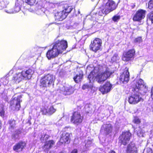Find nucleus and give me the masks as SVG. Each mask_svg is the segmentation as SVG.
Instances as JSON below:
<instances>
[{
	"label": "nucleus",
	"mask_w": 153,
	"mask_h": 153,
	"mask_svg": "<svg viewBox=\"0 0 153 153\" xmlns=\"http://www.w3.org/2000/svg\"><path fill=\"white\" fill-rule=\"evenodd\" d=\"M112 73L110 69L105 65H99L97 67H95L94 71L90 73L88 76L89 82L91 84L89 85L86 84L84 85L82 87V89H91L93 87L92 83L94 81H96L99 83H102L106 80Z\"/></svg>",
	"instance_id": "f257e3e1"
},
{
	"label": "nucleus",
	"mask_w": 153,
	"mask_h": 153,
	"mask_svg": "<svg viewBox=\"0 0 153 153\" xmlns=\"http://www.w3.org/2000/svg\"><path fill=\"white\" fill-rule=\"evenodd\" d=\"M133 88L134 92L128 98V102L131 104H135L142 99L139 94H144L147 91V87L144 84L142 79H140L134 81Z\"/></svg>",
	"instance_id": "f03ea898"
},
{
	"label": "nucleus",
	"mask_w": 153,
	"mask_h": 153,
	"mask_svg": "<svg viewBox=\"0 0 153 153\" xmlns=\"http://www.w3.org/2000/svg\"><path fill=\"white\" fill-rule=\"evenodd\" d=\"M68 47L66 41L62 40L56 41L53 44L52 48L49 50L46 54L48 59H51L62 54Z\"/></svg>",
	"instance_id": "7ed1b4c3"
},
{
	"label": "nucleus",
	"mask_w": 153,
	"mask_h": 153,
	"mask_svg": "<svg viewBox=\"0 0 153 153\" xmlns=\"http://www.w3.org/2000/svg\"><path fill=\"white\" fill-rule=\"evenodd\" d=\"M116 8L114 1L112 0H103L98 13L99 15L101 16L106 15L115 10Z\"/></svg>",
	"instance_id": "20e7f679"
},
{
	"label": "nucleus",
	"mask_w": 153,
	"mask_h": 153,
	"mask_svg": "<svg viewBox=\"0 0 153 153\" xmlns=\"http://www.w3.org/2000/svg\"><path fill=\"white\" fill-rule=\"evenodd\" d=\"M34 73V71L31 69L23 70L16 73L13 77V80L16 83H19L22 80L30 79Z\"/></svg>",
	"instance_id": "39448f33"
},
{
	"label": "nucleus",
	"mask_w": 153,
	"mask_h": 153,
	"mask_svg": "<svg viewBox=\"0 0 153 153\" xmlns=\"http://www.w3.org/2000/svg\"><path fill=\"white\" fill-rule=\"evenodd\" d=\"M64 8V10L55 13V19L57 21H62L65 19L73 9L71 6H68L67 4H65Z\"/></svg>",
	"instance_id": "423d86ee"
},
{
	"label": "nucleus",
	"mask_w": 153,
	"mask_h": 153,
	"mask_svg": "<svg viewBox=\"0 0 153 153\" xmlns=\"http://www.w3.org/2000/svg\"><path fill=\"white\" fill-rule=\"evenodd\" d=\"M55 80L54 76L51 74H48L42 78L40 81V86L43 87L49 86L53 83Z\"/></svg>",
	"instance_id": "0eeeda50"
},
{
	"label": "nucleus",
	"mask_w": 153,
	"mask_h": 153,
	"mask_svg": "<svg viewBox=\"0 0 153 153\" xmlns=\"http://www.w3.org/2000/svg\"><path fill=\"white\" fill-rule=\"evenodd\" d=\"M102 44V40L100 39L96 38L91 42L90 45V49L93 51L96 52L101 48Z\"/></svg>",
	"instance_id": "6e6552de"
},
{
	"label": "nucleus",
	"mask_w": 153,
	"mask_h": 153,
	"mask_svg": "<svg viewBox=\"0 0 153 153\" xmlns=\"http://www.w3.org/2000/svg\"><path fill=\"white\" fill-rule=\"evenodd\" d=\"M83 119V117L79 112H75L71 117L70 121L72 123L78 125L82 123Z\"/></svg>",
	"instance_id": "1a4fd4ad"
},
{
	"label": "nucleus",
	"mask_w": 153,
	"mask_h": 153,
	"mask_svg": "<svg viewBox=\"0 0 153 153\" xmlns=\"http://www.w3.org/2000/svg\"><path fill=\"white\" fill-rule=\"evenodd\" d=\"M131 137V133L128 131H126L123 132L119 138L122 144L125 145L128 142Z\"/></svg>",
	"instance_id": "9d476101"
},
{
	"label": "nucleus",
	"mask_w": 153,
	"mask_h": 153,
	"mask_svg": "<svg viewBox=\"0 0 153 153\" xmlns=\"http://www.w3.org/2000/svg\"><path fill=\"white\" fill-rule=\"evenodd\" d=\"M146 11L142 9L137 10L134 15L133 19L134 21L139 22L145 17Z\"/></svg>",
	"instance_id": "9b49d317"
},
{
	"label": "nucleus",
	"mask_w": 153,
	"mask_h": 153,
	"mask_svg": "<svg viewBox=\"0 0 153 153\" xmlns=\"http://www.w3.org/2000/svg\"><path fill=\"white\" fill-rule=\"evenodd\" d=\"M21 96L19 95L13 98L10 102V105L12 108H14L16 110H19L20 107V102H21Z\"/></svg>",
	"instance_id": "f8f14e48"
},
{
	"label": "nucleus",
	"mask_w": 153,
	"mask_h": 153,
	"mask_svg": "<svg viewBox=\"0 0 153 153\" xmlns=\"http://www.w3.org/2000/svg\"><path fill=\"white\" fill-rule=\"evenodd\" d=\"M135 52L134 49H132L125 52L123 56V60L125 61H128L133 59Z\"/></svg>",
	"instance_id": "ddd939ff"
},
{
	"label": "nucleus",
	"mask_w": 153,
	"mask_h": 153,
	"mask_svg": "<svg viewBox=\"0 0 153 153\" xmlns=\"http://www.w3.org/2000/svg\"><path fill=\"white\" fill-rule=\"evenodd\" d=\"M112 126L110 123H106L103 125L100 130V132L105 134H108L111 133Z\"/></svg>",
	"instance_id": "4468645a"
},
{
	"label": "nucleus",
	"mask_w": 153,
	"mask_h": 153,
	"mask_svg": "<svg viewBox=\"0 0 153 153\" xmlns=\"http://www.w3.org/2000/svg\"><path fill=\"white\" fill-rule=\"evenodd\" d=\"M112 85L109 82H107L103 86L100 88V91L103 94L109 92L112 88Z\"/></svg>",
	"instance_id": "2eb2a0df"
},
{
	"label": "nucleus",
	"mask_w": 153,
	"mask_h": 153,
	"mask_svg": "<svg viewBox=\"0 0 153 153\" xmlns=\"http://www.w3.org/2000/svg\"><path fill=\"white\" fill-rule=\"evenodd\" d=\"M129 73L127 68H126L123 73L120 76V79L122 82L127 83L129 80Z\"/></svg>",
	"instance_id": "dca6fc26"
},
{
	"label": "nucleus",
	"mask_w": 153,
	"mask_h": 153,
	"mask_svg": "<svg viewBox=\"0 0 153 153\" xmlns=\"http://www.w3.org/2000/svg\"><path fill=\"white\" fill-rule=\"evenodd\" d=\"M26 146V143L25 142H20L13 146V149L16 152L21 151Z\"/></svg>",
	"instance_id": "f3484780"
},
{
	"label": "nucleus",
	"mask_w": 153,
	"mask_h": 153,
	"mask_svg": "<svg viewBox=\"0 0 153 153\" xmlns=\"http://www.w3.org/2000/svg\"><path fill=\"white\" fill-rule=\"evenodd\" d=\"M70 138L69 133H64L61 135L59 141L62 144L68 143L70 142Z\"/></svg>",
	"instance_id": "a211bd4d"
},
{
	"label": "nucleus",
	"mask_w": 153,
	"mask_h": 153,
	"mask_svg": "<svg viewBox=\"0 0 153 153\" xmlns=\"http://www.w3.org/2000/svg\"><path fill=\"white\" fill-rule=\"evenodd\" d=\"M137 149L134 143L129 144L127 148L126 153H137Z\"/></svg>",
	"instance_id": "6ab92c4d"
},
{
	"label": "nucleus",
	"mask_w": 153,
	"mask_h": 153,
	"mask_svg": "<svg viewBox=\"0 0 153 153\" xmlns=\"http://www.w3.org/2000/svg\"><path fill=\"white\" fill-rule=\"evenodd\" d=\"M62 93L65 95H70L73 93L72 87H63L61 90Z\"/></svg>",
	"instance_id": "aec40b11"
},
{
	"label": "nucleus",
	"mask_w": 153,
	"mask_h": 153,
	"mask_svg": "<svg viewBox=\"0 0 153 153\" xmlns=\"http://www.w3.org/2000/svg\"><path fill=\"white\" fill-rule=\"evenodd\" d=\"M54 143V141L52 140L47 141L45 142L43 149L45 151H46L51 148Z\"/></svg>",
	"instance_id": "412c9836"
},
{
	"label": "nucleus",
	"mask_w": 153,
	"mask_h": 153,
	"mask_svg": "<svg viewBox=\"0 0 153 153\" xmlns=\"http://www.w3.org/2000/svg\"><path fill=\"white\" fill-rule=\"evenodd\" d=\"M83 74L82 71H80L79 74H77L74 78V81L76 83H78L82 79Z\"/></svg>",
	"instance_id": "4be33fe9"
},
{
	"label": "nucleus",
	"mask_w": 153,
	"mask_h": 153,
	"mask_svg": "<svg viewBox=\"0 0 153 153\" xmlns=\"http://www.w3.org/2000/svg\"><path fill=\"white\" fill-rule=\"evenodd\" d=\"M8 3L7 2H6V7L4 8H5L4 10L5 12L9 14L14 13V11L11 8V7L10 6H7Z\"/></svg>",
	"instance_id": "5701e85b"
},
{
	"label": "nucleus",
	"mask_w": 153,
	"mask_h": 153,
	"mask_svg": "<svg viewBox=\"0 0 153 153\" xmlns=\"http://www.w3.org/2000/svg\"><path fill=\"white\" fill-rule=\"evenodd\" d=\"M21 3L18 0L15 3V6L14 8V11L15 13L19 12L21 10Z\"/></svg>",
	"instance_id": "b1692460"
},
{
	"label": "nucleus",
	"mask_w": 153,
	"mask_h": 153,
	"mask_svg": "<svg viewBox=\"0 0 153 153\" xmlns=\"http://www.w3.org/2000/svg\"><path fill=\"white\" fill-rule=\"evenodd\" d=\"M16 122L14 120H11L9 121V124H10V126L9 129L10 131H12L15 126Z\"/></svg>",
	"instance_id": "393cba45"
},
{
	"label": "nucleus",
	"mask_w": 153,
	"mask_h": 153,
	"mask_svg": "<svg viewBox=\"0 0 153 153\" xmlns=\"http://www.w3.org/2000/svg\"><path fill=\"white\" fill-rule=\"evenodd\" d=\"M54 6L55 5L54 4L49 2H47L45 3L44 5V7L46 8H48L50 9L54 7Z\"/></svg>",
	"instance_id": "a878e982"
},
{
	"label": "nucleus",
	"mask_w": 153,
	"mask_h": 153,
	"mask_svg": "<svg viewBox=\"0 0 153 153\" xmlns=\"http://www.w3.org/2000/svg\"><path fill=\"white\" fill-rule=\"evenodd\" d=\"M48 114H52L54 113L56 111V109L54 108L53 106H51L48 109Z\"/></svg>",
	"instance_id": "bb28decb"
},
{
	"label": "nucleus",
	"mask_w": 153,
	"mask_h": 153,
	"mask_svg": "<svg viewBox=\"0 0 153 153\" xmlns=\"http://www.w3.org/2000/svg\"><path fill=\"white\" fill-rule=\"evenodd\" d=\"M121 17L120 15H116L112 18V19L115 22H117L120 19Z\"/></svg>",
	"instance_id": "cd10ccee"
},
{
	"label": "nucleus",
	"mask_w": 153,
	"mask_h": 153,
	"mask_svg": "<svg viewBox=\"0 0 153 153\" xmlns=\"http://www.w3.org/2000/svg\"><path fill=\"white\" fill-rule=\"evenodd\" d=\"M147 20L151 21L152 23H153V11L148 14Z\"/></svg>",
	"instance_id": "c85d7f7f"
},
{
	"label": "nucleus",
	"mask_w": 153,
	"mask_h": 153,
	"mask_svg": "<svg viewBox=\"0 0 153 153\" xmlns=\"http://www.w3.org/2000/svg\"><path fill=\"white\" fill-rule=\"evenodd\" d=\"M120 59L119 57L117 54H115L111 58V61L112 62H116Z\"/></svg>",
	"instance_id": "c756f323"
},
{
	"label": "nucleus",
	"mask_w": 153,
	"mask_h": 153,
	"mask_svg": "<svg viewBox=\"0 0 153 153\" xmlns=\"http://www.w3.org/2000/svg\"><path fill=\"white\" fill-rule=\"evenodd\" d=\"M6 7V4L3 0H0V10Z\"/></svg>",
	"instance_id": "7c9ffc66"
},
{
	"label": "nucleus",
	"mask_w": 153,
	"mask_h": 153,
	"mask_svg": "<svg viewBox=\"0 0 153 153\" xmlns=\"http://www.w3.org/2000/svg\"><path fill=\"white\" fill-rule=\"evenodd\" d=\"M36 1V0H25V1L28 4L32 5L35 4Z\"/></svg>",
	"instance_id": "2f4dec72"
},
{
	"label": "nucleus",
	"mask_w": 153,
	"mask_h": 153,
	"mask_svg": "<svg viewBox=\"0 0 153 153\" xmlns=\"http://www.w3.org/2000/svg\"><path fill=\"white\" fill-rule=\"evenodd\" d=\"M87 141H86L85 146L87 148H88L89 147L91 146L92 144V142L91 140H89V139H88Z\"/></svg>",
	"instance_id": "473e14b6"
},
{
	"label": "nucleus",
	"mask_w": 153,
	"mask_h": 153,
	"mask_svg": "<svg viewBox=\"0 0 153 153\" xmlns=\"http://www.w3.org/2000/svg\"><path fill=\"white\" fill-rule=\"evenodd\" d=\"M133 122L135 124H138L140 123V120L137 117H134V119L133 120Z\"/></svg>",
	"instance_id": "72a5a7b5"
},
{
	"label": "nucleus",
	"mask_w": 153,
	"mask_h": 153,
	"mask_svg": "<svg viewBox=\"0 0 153 153\" xmlns=\"http://www.w3.org/2000/svg\"><path fill=\"white\" fill-rule=\"evenodd\" d=\"M63 118H62L61 119L59 120L56 123V126L59 127L62 126L63 124V123L62 121Z\"/></svg>",
	"instance_id": "f704fd0d"
},
{
	"label": "nucleus",
	"mask_w": 153,
	"mask_h": 153,
	"mask_svg": "<svg viewBox=\"0 0 153 153\" xmlns=\"http://www.w3.org/2000/svg\"><path fill=\"white\" fill-rule=\"evenodd\" d=\"M148 8L150 9L153 8V0H150L148 3Z\"/></svg>",
	"instance_id": "c9c22d12"
},
{
	"label": "nucleus",
	"mask_w": 153,
	"mask_h": 153,
	"mask_svg": "<svg viewBox=\"0 0 153 153\" xmlns=\"http://www.w3.org/2000/svg\"><path fill=\"white\" fill-rule=\"evenodd\" d=\"M41 111L42 112L43 114H46L47 113L48 114V110L47 109L45 108H42Z\"/></svg>",
	"instance_id": "e433bc0d"
},
{
	"label": "nucleus",
	"mask_w": 153,
	"mask_h": 153,
	"mask_svg": "<svg viewBox=\"0 0 153 153\" xmlns=\"http://www.w3.org/2000/svg\"><path fill=\"white\" fill-rule=\"evenodd\" d=\"M134 41L136 42L140 43L142 42V39L141 37H138L135 39Z\"/></svg>",
	"instance_id": "4c0bfd02"
},
{
	"label": "nucleus",
	"mask_w": 153,
	"mask_h": 153,
	"mask_svg": "<svg viewBox=\"0 0 153 153\" xmlns=\"http://www.w3.org/2000/svg\"><path fill=\"white\" fill-rule=\"evenodd\" d=\"M4 112L3 108H0V116L3 117L4 116Z\"/></svg>",
	"instance_id": "58836bf2"
},
{
	"label": "nucleus",
	"mask_w": 153,
	"mask_h": 153,
	"mask_svg": "<svg viewBox=\"0 0 153 153\" xmlns=\"http://www.w3.org/2000/svg\"><path fill=\"white\" fill-rule=\"evenodd\" d=\"M44 13V12L40 9L36 11V13L38 15H41Z\"/></svg>",
	"instance_id": "ea45409f"
},
{
	"label": "nucleus",
	"mask_w": 153,
	"mask_h": 153,
	"mask_svg": "<svg viewBox=\"0 0 153 153\" xmlns=\"http://www.w3.org/2000/svg\"><path fill=\"white\" fill-rule=\"evenodd\" d=\"M151 98L153 100V87L152 88L151 91ZM152 110L153 111V106L152 107Z\"/></svg>",
	"instance_id": "a19ab883"
},
{
	"label": "nucleus",
	"mask_w": 153,
	"mask_h": 153,
	"mask_svg": "<svg viewBox=\"0 0 153 153\" xmlns=\"http://www.w3.org/2000/svg\"><path fill=\"white\" fill-rule=\"evenodd\" d=\"M71 153H77V150L76 149H74Z\"/></svg>",
	"instance_id": "79ce46f5"
},
{
	"label": "nucleus",
	"mask_w": 153,
	"mask_h": 153,
	"mask_svg": "<svg viewBox=\"0 0 153 153\" xmlns=\"http://www.w3.org/2000/svg\"><path fill=\"white\" fill-rule=\"evenodd\" d=\"M137 134L138 135V136H139L140 137H143V134H142V135H140V134H139V133H137Z\"/></svg>",
	"instance_id": "37998d69"
},
{
	"label": "nucleus",
	"mask_w": 153,
	"mask_h": 153,
	"mask_svg": "<svg viewBox=\"0 0 153 153\" xmlns=\"http://www.w3.org/2000/svg\"><path fill=\"white\" fill-rule=\"evenodd\" d=\"M111 153H115V152L113 151H111Z\"/></svg>",
	"instance_id": "c03bdc74"
},
{
	"label": "nucleus",
	"mask_w": 153,
	"mask_h": 153,
	"mask_svg": "<svg viewBox=\"0 0 153 153\" xmlns=\"http://www.w3.org/2000/svg\"><path fill=\"white\" fill-rule=\"evenodd\" d=\"M59 153H66L65 152L63 151V152H60Z\"/></svg>",
	"instance_id": "a18cd8bd"
},
{
	"label": "nucleus",
	"mask_w": 153,
	"mask_h": 153,
	"mask_svg": "<svg viewBox=\"0 0 153 153\" xmlns=\"http://www.w3.org/2000/svg\"><path fill=\"white\" fill-rule=\"evenodd\" d=\"M78 14H80V11L79 10L78 11Z\"/></svg>",
	"instance_id": "49530a36"
},
{
	"label": "nucleus",
	"mask_w": 153,
	"mask_h": 153,
	"mask_svg": "<svg viewBox=\"0 0 153 153\" xmlns=\"http://www.w3.org/2000/svg\"><path fill=\"white\" fill-rule=\"evenodd\" d=\"M20 133V131H18L17 132V134H19Z\"/></svg>",
	"instance_id": "de8ad7c7"
},
{
	"label": "nucleus",
	"mask_w": 153,
	"mask_h": 153,
	"mask_svg": "<svg viewBox=\"0 0 153 153\" xmlns=\"http://www.w3.org/2000/svg\"><path fill=\"white\" fill-rule=\"evenodd\" d=\"M50 153H54L53 152V151H50Z\"/></svg>",
	"instance_id": "09e8293b"
},
{
	"label": "nucleus",
	"mask_w": 153,
	"mask_h": 153,
	"mask_svg": "<svg viewBox=\"0 0 153 153\" xmlns=\"http://www.w3.org/2000/svg\"><path fill=\"white\" fill-rule=\"evenodd\" d=\"M43 137V136H42V137H41V139H42L43 138V137Z\"/></svg>",
	"instance_id": "8fccbe9b"
},
{
	"label": "nucleus",
	"mask_w": 153,
	"mask_h": 153,
	"mask_svg": "<svg viewBox=\"0 0 153 153\" xmlns=\"http://www.w3.org/2000/svg\"><path fill=\"white\" fill-rule=\"evenodd\" d=\"M100 137H100V136L99 137V139H100Z\"/></svg>",
	"instance_id": "3c124183"
},
{
	"label": "nucleus",
	"mask_w": 153,
	"mask_h": 153,
	"mask_svg": "<svg viewBox=\"0 0 153 153\" xmlns=\"http://www.w3.org/2000/svg\"><path fill=\"white\" fill-rule=\"evenodd\" d=\"M47 48V46H46V47H44V48H45H45Z\"/></svg>",
	"instance_id": "603ef678"
},
{
	"label": "nucleus",
	"mask_w": 153,
	"mask_h": 153,
	"mask_svg": "<svg viewBox=\"0 0 153 153\" xmlns=\"http://www.w3.org/2000/svg\"><path fill=\"white\" fill-rule=\"evenodd\" d=\"M46 136V135H45V137Z\"/></svg>",
	"instance_id": "864d4df0"
},
{
	"label": "nucleus",
	"mask_w": 153,
	"mask_h": 153,
	"mask_svg": "<svg viewBox=\"0 0 153 153\" xmlns=\"http://www.w3.org/2000/svg\"><path fill=\"white\" fill-rule=\"evenodd\" d=\"M92 1H93L94 0H91Z\"/></svg>",
	"instance_id": "5fc2aeb1"
},
{
	"label": "nucleus",
	"mask_w": 153,
	"mask_h": 153,
	"mask_svg": "<svg viewBox=\"0 0 153 153\" xmlns=\"http://www.w3.org/2000/svg\"><path fill=\"white\" fill-rule=\"evenodd\" d=\"M118 0L119 1V0Z\"/></svg>",
	"instance_id": "6e6d98bb"
}]
</instances>
